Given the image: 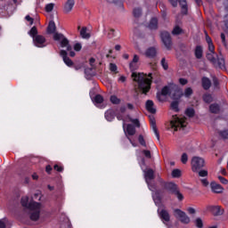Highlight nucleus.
<instances>
[{
  "label": "nucleus",
  "mask_w": 228,
  "mask_h": 228,
  "mask_svg": "<svg viewBox=\"0 0 228 228\" xmlns=\"http://www.w3.org/2000/svg\"><path fill=\"white\" fill-rule=\"evenodd\" d=\"M132 77L134 81L138 83V88L142 92V94H147L151 92V85H152V73L148 74V77H145L143 73H132Z\"/></svg>",
  "instance_id": "obj_1"
},
{
  "label": "nucleus",
  "mask_w": 228,
  "mask_h": 228,
  "mask_svg": "<svg viewBox=\"0 0 228 228\" xmlns=\"http://www.w3.org/2000/svg\"><path fill=\"white\" fill-rule=\"evenodd\" d=\"M171 90L173 92L171 95V99H173V102L170 104V108L175 113H179V101H181V98L183 97V89H181L178 85L172 83Z\"/></svg>",
  "instance_id": "obj_2"
},
{
  "label": "nucleus",
  "mask_w": 228,
  "mask_h": 228,
  "mask_svg": "<svg viewBox=\"0 0 228 228\" xmlns=\"http://www.w3.org/2000/svg\"><path fill=\"white\" fill-rule=\"evenodd\" d=\"M159 183L160 186L164 188L166 191H168V193H171V195H175V197L180 201L184 200V196L183 195V193H181V191H179V185H177L175 183L165 182L161 178L159 180Z\"/></svg>",
  "instance_id": "obj_3"
},
{
  "label": "nucleus",
  "mask_w": 228,
  "mask_h": 228,
  "mask_svg": "<svg viewBox=\"0 0 228 228\" xmlns=\"http://www.w3.org/2000/svg\"><path fill=\"white\" fill-rule=\"evenodd\" d=\"M206 166V161L204 159L200 157H192L191 161V167L192 172H199V170H202Z\"/></svg>",
  "instance_id": "obj_4"
},
{
  "label": "nucleus",
  "mask_w": 228,
  "mask_h": 228,
  "mask_svg": "<svg viewBox=\"0 0 228 228\" xmlns=\"http://www.w3.org/2000/svg\"><path fill=\"white\" fill-rule=\"evenodd\" d=\"M168 2L173 8H177L179 3L182 9V14L188 15V2H186V0H168Z\"/></svg>",
  "instance_id": "obj_5"
},
{
  "label": "nucleus",
  "mask_w": 228,
  "mask_h": 228,
  "mask_svg": "<svg viewBox=\"0 0 228 228\" xmlns=\"http://www.w3.org/2000/svg\"><path fill=\"white\" fill-rule=\"evenodd\" d=\"M160 38L167 51H170L172 49V36H170V33L168 31L160 32Z\"/></svg>",
  "instance_id": "obj_6"
},
{
  "label": "nucleus",
  "mask_w": 228,
  "mask_h": 228,
  "mask_svg": "<svg viewBox=\"0 0 228 228\" xmlns=\"http://www.w3.org/2000/svg\"><path fill=\"white\" fill-rule=\"evenodd\" d=\"M171 126L175 131H178L179 129H184L186 126V119L185 118H180L177 116H175V118L171 121Z\"/></svg>",
  "instance_id": "obj_7"
},
{
  "label": "nucleus",
  "mask_w": 228,
  "mask_h": 228,
  "mask_svg": "<svg viewBox=\"0 0 228 228\" xmlns=\"http://www.w3.org/2000/svg\"><path fill=\"white\" fill-rule=\"evenodd\" d=\"M174 213H175V218L180 219L181 224H190V222H191L190 216H188L186 215V212H184L179 208H176L174 210Z\"/></svg>",
  "instance_id": "obj_8"
},
{
  "label": "nucleus",
  "mask_w": 228,
  "mask_h": 228,
  "mask_svg": "<svg viewBox=\"0 0 228 228\" xmlns=\"http://www.w3.org/2000/svg\"><path fill=\"white\" fill-rule=\"evenodd\" d=\"M161 95H163L164 97H167V95H172V84L164 86L161 89V92L157 94V99L158 101H159V102H163V100L161 99Z\"/></svg>",
  "instance_id": "obj_9"
},
{
  "label": "nucleus",
  "mask_w": 228,
  "mask_h": 228,
  "mask_svg": "<svg viewBox=\"0 0 228 228\" xmlns=\"http://www.w3.org/2000/svg\"><path fill=\"white\" fill-rule=\"evenodd\" d=\"M143 173H144L145 183L148 184V186H151V181H153V179H156V175H154L153 169L146 168L143 170Z\"/></svg>",
  "instance_id": "obj_10"
},
{
  "label": "nucleus",
  "mask_w": 228,
  "mask_h": 228,
  "mask_svg": "<svg viewBox=\"0 0 228 228\" xmlns=\"http://www.w3.org/2000/svg\"><path fill=\"white\" fill-rule=\"evenodd\" d=\"M53 40H55V42H60L61 40V47H66L69 44V39L65 37L63 34L60 33H55L53 35Z\"/></svg>",
  "instance_id": "obj_11"
},
{
  "label": "nucleus",
  "mask_w": 228,
  "mask_h": 228,
  "mask_svg": "<svg viewBox=\"0 0 228 228\" xmlns=\"http://www.w3.org/2000/svg\"><path fill=\"white\" fill-rule=\"evenodd\" d=\"M45 37L42 35H37L36 37H33V43L36 45V47H45Z\"/></svg>",
  "instance_id": "obj_12"
},
{
  "label": "nucleus",
  "mask_w": 228,
  "mask_h": 228,
  "mask_svg": "<svg viewBox=\"0 0 228 228\" xmlns=\"http://www.w3.org/2000/svg\"><path fill=\"white\" fill-rule=\"evenodd\" d=\"M60 56H61V58H62L65 65H67V67L74 66V61H72V60H70V58L69 57V53H67V51L61 50Z\"/></svg>",
  "instance_id": "obj_13"
},
{
  "label": "nucleus",
  "mask_w": 228,
  "mask_h": 228,
  "mask_svg": "<svg viewBox=\"0 0 228 228\" xmlns=\"http://www.w3.org/2000/svg\"><path fill=\"white\" fill-rule=\"evenodd\" d=\"M145 56H146V58L154 60V58H156V56H158V50L156 49V47L151 46L145 51Z\"/></svg>",
  "instance_id": "obj_14"
},
{
  "label": "nucleus",
  "mask_w": 228,
  "mask_h": 228,
  "mask_svg": "<svg viewBox=\"0 0 228 228\" xmlns=\"http://www.w3.org/2000/svg\"><path fill=\"white\" fill-rule=\"evenodd\" d=\"M138 61H140V57L134 54L132 61L129 63V69L132 73L134 70H138Z\"/></svg>",
  "instance_id": "obj_15"
},
{
  "label": "nucleus",
  "mask_w": 228,
  "mask_h": 228,
  "mask_svg": "<svg viewBox=\"0 0 228 228\" xmlns=\"http://www.w3.org/2000/svg\"><path fill=\"white\" fill-rule=\"evenodd\" d=\"M208 209L211 211L215 216H221V215H224V209H222L220 206H209Z\"/></svg>",
  "instance_id": "obj_16"
},
{
  "label": "nucleus",
  "mask_w": 228,
  "mask_h": 228,
  "mask_svg": "<svg viewBox=\"0 0 228 228\" xmlns=\"http://www.w3.org/2000/svg\"><path fill=\"white\" fill-rule=\"evenodd\" d=\"M158 213L162 222H170V213L167 209L158 210Z\"/></svg>",
  "instance_id": "obj_17"
},
{
  "label": "nucleus",
  "mask_w": 228,
  "mask_h": 228,
  "mask_svg": "<svg viewBox=\"0 0 228 228\" xmlns=\"http://www.w3.org/2000/svg\"><path fill=\"white\" fill-rule=\"evenodd\" d=\"M210 188L213 193H222L224 191V187H222L220 183H216V182L210 183Z\"/></svg>",
  "instance_id": "obj_18"
},
{
  "label": "nucleus",
  "mask_w": 228,
  "mask_h": 228,
  "mask_svg": "<svg viewBox=\"0 0 228 228\" xmlns=\"http://www.w3.org/2000/svg\"><path fill=\"white\" fill-rule=\"evenodd\" d=\"M74 4H76V1L67 0L64 4V13H70V12H72V9L74 8Z\"/></svg>",
  "instance_id": "obj_19"
},
{
  "label": "nucleus",
  "mask_w": 228,
  "mask_h": 228,
  "mask_svg": "<svg viewBox=\"0 0 228 228\" xmlns=\"http://www.w3.org/2000/svg\"><path fill=\"white\" fill-rule=\"evenodd\" d=\"M145 108L149 113H151L152 115L156 113V108H154V102L152 100L146 101Z\"/></svg>",
  "instance_id": "obj_20"
},
{
  "label": "nucleus",
  "mask_w": 228,
  "mask_h": 228,
  "mask_svg": "<svg viewBox=\"0 0 228 228\" xmlns=\"http://www.w3.org/2000/svg\"><path fill=\"white\" fill-rule=\"evenodd\" d=\"M150 124L158 142H159V131H158V126H156V119L155 118L150 119Z\"/></svg>",
  "instance_id": "obj_21"
},
{
  "label": "nucleus",
  "mask_w": 228,
  "mask_h": 228,
  "mask_svg": "<svg viewBox=\"0 0 228 228\" xmlns=\"http://www.w3.org/2000/svg\"><path fill=\"white\" fill-rule=\"evenodd\" d=\"M125 134H127L128 136H134L136 134V128L132 124H128L126 126V130L124 129Z\"/></svg>",
  "instance_id": "obj_22"
},
{
  "label": "nucleus",
  "mask_w": 228,
  "mask_h": 228,
  "mask_svg": "<svg viewBox=\"0 0 228 228\" xmlns=\"http://www.w3.org/2000/svg\"><path fill=\"white\" fill-rule=\"evenodd\" d=\"M201 86L203 90H209L211 88V80L208 77L201 78Z\"/></svg>",
  "instance_id": "obj_23"
},
{
  "label": "nucleus",
  "mask_w": 228,
  "mask_h": 228,
  "mask_svg": "<svg viewBox=\"0 0 228 228\" xmlns=\"http://www.w3.org/2000/svg\"><path fill=\"white\" fill-rule=\"evenodd\" d=\"M203 54H204V49L202 48V45H196L194 50L195 58L197 60H201Z\"/></svg>",
  "instance_id": "obj_24"
},
{
  "label": "nucleus",
  "mask_w": 228,
  "mask_h": 228,
  "mask_svg": "<svg viewBox=\"0 0 228 228\" xmlns=\"http://www.w3.org/2000/svg\"><path fill=\"white\" fill-rule=\"evenodd\" d=\"M115 117H117V114L113 110H109L105 112V118L108 122H113V120H115Z\"/></svg>",
  "instance_id": "obj_25"
},
{
  "label": "nucleus",
  "mask_w": 228,
  "mask_h": 228,
  "mask_svg": "<svg viewBox=\"0 0 228 228\" xmlns=\"http://www.w3.org/2000/svg\"><path fill=\"white\" fill-rule=\"evenodd\" d=\"M42 204L36 202V201H30L28 203V207L27 208V209H30V211H40V208H41Z\"/></svg>",
  "instance_id": "obj_26"
},
{
  "label": "nucleus",
  "mask_w": 228,
  "mask_h": 228,
  "mask_svg": "<svg viewBox=\"0 0 228 228\" xmlns=\"http://www.w3.org/2000/svg\"><path fill=\"white\" fill-rule=\"evenodd\" d=\"M210 113H214L215 115H218L220 113V105L218 103H212L209 105Z\"/></svg>",
  "instance_id": "obj_27"
},
{
  "label": "nucleus",
  "mask_w": 228,
  "mask_h": 228,
  "mask_svg": "<svg viewBox=\"0 0 228 228\" xmlns=\"http://www.w3.org/2000/svg\"><path fill=\"white\" fill-rule=\"evenodd\" d=\"M160 192L161 191H156L155 195L153 196V201L156 206H159V204H161L162 198Z\"/></svg>",
  "instance_id": "obj_28"
},
{
  "label": "nucleus",
  "mask_w": 228,
  "mask_h": 228,
  "mask_svg": "<svg viewBox=\"0 0 228 228\" xmlns=\"http://www.w3.org/2000/svg\"><path fill=\"white\" fill-rule=\"evenodd\" d=\"M148 28L151 30L158 29V18H151L148 25Z\"/></svg>",
  "instance_id": "obj_29"
},
{
  "label": "nucleus",
  "mask_w": 228,
  "mask_h": 228,
  "mask_svg": "<svg viewBox=\"0 0 228 228\" xmlns=\"http://www.w3.org/2000/svg\"><path fill=\"white\" fill-rule=\"evenodd\" d=\"M56 31V23L53 20H51L47 27V33L48 35H53Z\"/></svg>",
  "instance_id": "obj_30"
},
{
  "label": "nucleus",
  "mask_w": 228,
  "mask_h": 228,
  "mask_svg": "<svg viewBox=\"0 0 228 228\" xmlns=\"http://www.w3.org/2000/svg\"><path fill=\"white\" fill-rule=\"evenodd\" d=\"M29 218H30V220H32V222H37V220H39V218H40V210H36V211L32 212L30 214Z\"/></svg>",
  "instance_id": "obj_31"
},
{
  "label": "nucleus",
  "mask_w": 228,
  "mask_h": 228,
  "mask_svg": "<svg viewBox=\"0 0 228 228\" xmlns=\"http://www.w3.org/2000/svg\"><path fill=\"white\" fill-rule=\"evenodd\" d=\"M183 94V97H186V99H190V97L193 95V89L191 87H186Z\"/></svg>",
  "instance_id": "obj_32"
},
{
  "label": "nucleus",
  "mask_w": 228,
  "mask_h": 228,
  "mask_svg": "<svg viewBox=\"0 0 228 228\" xmlns=\"http://www.w3.org/2000/svg\"><path fill=\"white\" fill-rule=\"evenodd\" d=\"M185 115H186V117H189V118H193L195 117V109L187 108L185 110Z\"/></svg>",
  "instance_id": "obj_33"
},
{
  "label": "nucleus",
  "mask_w": 228,
  "mask_h": 228,
  "mask_svg": "<svg viewBox=\"0 0 228 228\" xmlns=\"http://www.w3.org/2000/svg\"><path fill=\"white\" fill-rule=\"evenodd\" d=\"M184 33V30L179 27V25H176L173 30H172V35L177 36V35H183Z\"/></svg>",
  "instance_id": "obj_34"
},
{
  "label": "nucleus",
  "mask_w": 228,
  "mask_h": 228,
  "mask_svg": "<svg viewBox=\"0 0 228 228\" xmlns=\"http://www.w3.org/2000/svg\"><path fill=\"white\" fill-rule=\"evenodd\" d=\"M216 63H217V67L219 69H221V70H225V60H224L223 58H218L216 60Z\"/></svg>",
  "instance_id": "obj_35"
},
{
  "label": "nucleus",
  "mask_w": 228,
  "mask_h": 228,
  "mask_svg": "<svg viewBox=\"0 0 228 228\" xmlns=\"http://www.w3.org/2000/svg\"><path fill=\"white\" fill-rule=\"evenodd\" d=\"M20 204L23 208H28L29 206V197L24 196L21 198Z\"/></svg>",
  "instance_id": "obj_36"
},
{
  "label": "nucleus",
  "mask_w": 228,
  "mask_h": 228,
  "mask_svg": "<svg viewBox=\"0 0 228 228\" xmlns=\"http://www.w3.org/2000/svg\"><path fill=\"white\" fill-rule=\"evenodd\" d=\"M28 35L32 38H35L36 37L38 36V29L37 28V26H34L31 28V29L28 31Z\"/></svg>",
  "instance_id": "obj_37"
},
{
  "label": "nucleus",
  "mask_w": 228,
  "mask_h": 228,
  "mask_svg": "<svg viewBox=\"0 0 228 228\" xmlns=\"http://www.w3.org/2000/svg\"><path fill=\"white\" fill-rule=\"evenodd\" d=\"M93 101L96 103V104H102V102H104V97H102V94H96L94 96V98L93 99Z\"/></svg>",
  "instance_id": "obj_38"
},
{
  "label": "nucleus",
  "mask_w": 228,
  "mask_h": 228,
  "mask_svg": "<svg viewBox=\"0 0 228 228\" xmlns=\"http://www.w3.org/2000/svg\"><path fill=\"white\" fill-rule=\"evenodd\" d=\"M203 101L207 104H211V102H213V96L210 94H205L203 95Z\"/></svg>",
  "instance_id": "obj_39"
},
{
  "label": "nucleus",
  "mask_w": 228,
  "mask_h": 228,
  "mask_svg": "<svg viewBox=\"0 0 228 228\" xmlns=\"http://www.w3.org/2000/svg\"><path fill=\"white\" fill-rule=\"evenodd\" d=\"M171 175L174 179H179L181 177L182 173L180 169H173Z\"/></svg>",
  "instance_id": "obj_40"
},
{
  "label": "nucleus",
  "mask_w": 228,
  "mask_h": 228,
  "mask_svg": "<svg viewBox=\"0 0 228 228\" xmlns=\"http://www.w3.org/2000/svg\"><path fill=\"white\" fill-rule=\"evenodd\" d=\"M207 59L208 60V61L210 63H213V65H216V58L215 55H213V53H208L207 54Z\"/></svg>",
  "instance_id": "obj_41"
},
{
  "label": "nucleus",
  "mask_w": 228,
  "mask_h": 228,
  "mask_svg": "<svg viewBox=\"0 0 228 228\" xmlns=\"http://www.w3.org/2000/svg\"><path fill=\"white\" fill-rule=\"evenodd\" d=\"M133 15L135 17V19L142 17V8H134L133 11Z\"/></svg>",
  "instance_id": "obj_42"
},
{
  "label": "nucleus",
  "mask_w": 228,
  "mask_h": 228,
  "mask_svg": "<svg viewBox=\"0 0 228 228\" xmlns=\"http://www.w3.org/2000/svg\"><path fill=\"white\" fill-rule=\"evenodd\" d=\"M110 101L112 104H120L121 100L117 95H111Z\"/></svg>",
  "instance_id": "obj_43"
},
{
  "label": "nucleus",
  "mask_w": 228,
  "mask_h": 228,
  "mask_svg": "<svg viewBox=\"0 0 228 228\" xmlns=\"http://www.w3.org/2000/svg\"><path fill=\"white\" fill-rule=\"evenodd\" d=\"M80 36L82 38H90V34L86 33V27H83L80 30Z\"/></svg>",
  "instance_id": "obj_44"
},
{
  "label": "nucleus",
  "mask_w": 228,
  "mask_h": 228,
  "mask_svg": "<svg viewBox=\"0 0 228 228\" xmlns=\"http://www.w3.org/2000/svg\"><path fill=\"white\" fill-rule=\"evenodd\" d=\"M92 70H94V68H86L85 69V75L86 79H90L92 77Z\"/></svg>",
  "instance_id": "obj_45"
},
{
  "label": "nucleus",
  "mask_w": 228,
  "mask_h": 228,
  "mask_svg": "<svg viewBox=\"0 0 228 228\" xmlns=\"http://www.w3.org/2000/svg\"><path fill=\"white\" fill-rule=\"evenodd\" d=\"M45 10L47 13H51V12H53V10H54V4L51 3V4H46Z\"/></svg>",
  "instance_id": "obj_46"
},
{
  "label": "nucleus",
  "mask_w": 228,
  "mask_h": 228,
  "mask_svg": "<svg viewBox=\"0 0 228 228\" xmlns=\"http://www.w3.org/2000/svg\"><path fill=\"white\" fill-rule=\"evenodd\" d=\"M195 225H196V227H198V228H202V227H204V223L202 222V219H201L200 217L196 218V220H195Z\"/></svg>",
  "instance_id": "obj_47"
},
{
  "label": "nucleus",
  "mask_w": 228,
  "mask_h": 228,
  "mask_svg": "<svg viewBox=\"0 0 228 228\" xmlns=\"http://www.w3.org/2000/svg\"><path fill=\"white\" fill-rule=\"evenodd\" d=\"M110 72H115V74H118V68L117 67V64L113 63V62H110Z\"/></svg>",
  "instance_id": "obj_48"
},
{
  "label": "nucleus",
  "mask_w": 228,
  "mask_h": 228,
  "mask_svg": "<svg viewBox=\"0 0 228 228\" xmlns=\"http://www.w3.org/2000/svg\"><path fill=\"white\" fill-rule=\"evenodd\" d=\"M138 142L140 145H142V147H147V142H145V139L143 138V135L142 134L139 135Z\"/></svg>",
  "instance_id": "obj_49"
},
{
  "label": "nucleus",
  "mask_w": 228,
  "mask_h": 228,
  "mask_svg": "<svg viewBox=\"0 0 228 228\" xmlns=\"http://www.w3.org/2000/svg\"><path fill=\"white\" fill-rule=\"evenodd\" d=\"M198 174L200 177H208V170L206 169H200L198 171Z\"/></svg>",
  "instance_id": "obj_50"
},
{
  "label": "nucleus",
  "mask_w": 228,
  "mask_h": 228,
  "mask_svg": "<svg viewBox=\"0 0 228 228\" xmlns=\"http://www.w3.org/2000/svg\"><path fill=\"white\" fill-rule=\"evenodd\" d=\"M160 64L164 70H168V62H167V60L165 58L161 59Z\"/></svg>",
  "instance_id": "obj_51"
},
{
  "label": "nucleus",
  "mask_w": 228,
  "mask_h": 228,
  "mask_svg": "<svg viewBox=\"0 0 228 228\" xmlns=\"http://www.w3.org/2000/svg\"><path fill=\"white\" fill-rule=\"evenodd\" d=\"M219 135L224 138V140H228V129L219 132Z\"/></svg>",
  "instance_id": "obj_52"
},
{
  "label": "nucleus",
  "mask_w": 228,
  "mask_h": 228,
  "mask_svg": "<svg viewBox=\"0 0 228 228\" xmlns=\"http://www.w3.org/2000/svg\"><path fill=\"white\" fill-rule=\"evenodd\" d=\"M181 161H182L183 165H186V163H188V154L187 153L182 154Z\"/></svg>",
  "instance_id": "obj_53"
},
{
  "label": "nucleus",
  "mask_w": 228,
  "mask_h": 228,
  "mask_svg": "<svg viewBox=\"0 0 228 228\" xmlns=\"http://www.w3.org/2000/svg\"><path fill=\"white\" fill-rule=\"evenodd\" d=\"M160 6L162 8V10H161L162 17H163V19H166L167 18V7L164 5V4H160Z\"/></svg>",
  "instance_id": "obj_54"
},
{
  "label": "nucleus",
  "mask_w": 228,
  "mask_h": 228,
  "mask_svg": "<svg viewBox=\"0 0 228 228\" xmlns=\"http://www.w3.org/2000/svg\"><path fill=\"white\" fill-rule=\"evenodd\" d=\"M73 49H74V51H77V53H79V51H81V49H83V45H81V43H77L74 45Z\"/></svg>",
  "instance_id": "obj_55"
},
{
  "label": "nucleus",
  "mask_w": 228,
  "mask_h": 228,
  "mask_svg": "<svg viewBox=\"0 0 228 228\" xmlns=\"http://www.w3.org/2000/svg\"><path fill=\"white\" fill-rule=\"evenodd\" d=\"M53 169L56 170V172H63L64 170L63 166L58 164L53 166Z\"/></svg>",
  "instance_id": "obj_56"
},
{
  "label": "nucleus",
  "mask_w": 228,
  "mask_h": 228,
  "mask_svg": "<svg viewBox=\"0 0 228 228\" xmlns=\"http://www.w3.org/2000/svg\"><path fill=\"white\" fill-rule=\"evenodd\" d=\"M142 154L147 158L148 159H151L152 158V155L151 154V151L149 150H143Z\"/></svg>",
  "instance_id": "obj_57"
},
{
  "label": "nucleus",
  "mask_w": 228,
  "mask_h": 228,
  "mask_svg": "<svg viewBox=\"0 0 228 228\" xmlns=\"http://www.w3.org/2000/svg\"><path fill=\"white\" fill-rule=\"evenodd\" d=\"M116 117L118 120H123V129L126 130V120H124V117L121 114H118Z\"/></svg>",
  "instance_id": "obj_58"
},
{
  "label": "nucleus",
  "mask_w": 228,
  "mask_h": 228,
  "mask_svg": "<svg viewBox=\"0 0 228 228\" xmlns=\"http://www.w3.org/2000/svg\"><path fill=\"white\" fill-rule=\"evenodd\" d=\"M221 40H222V44L224 45V47H227V41H225V34L224 33H221Z\"/></svg>",
  "instance_id": "obj_59"
},
{
  "label": "nucleus",
  "mask_w": 228,
  "mask_h": 228,
  "mask_svg": "<svg viewBox=\"0 0 228 228\" xmlns=\"http://www.w3.org/2000/svg\"><path fill=\"white\" fill-rule=\"evenodd\" d=\"M95 58L92 57L89 59V65L92 67V69H95Z\"/></svg>",
  "instance_id": "obj_60"
},
{
  "label": "nucleus",
  "mask_w": 228,
  "mask_h": 228,
  "mask_svg": "<svg viewBox=\"0 0 228 228\" xmlns=\"http://www.w3.org/2000/svg\"><path fill=\"white\" fill-rule=\"evenodd\" d=\"M218 179H219L220 183H222V184H227L228 183V180L224 176H218Z\"/></svg>",
  "instance_id": "obj_61"
},
{
  "label": "nucleus",
  "mask_w": 228,
  "mask_h": 228,
  "mask_svg": "<svg viewBox=\"0 0 228 228\" xmlns=\"http://www.w3.org/2000/svg\"><path fill=\"white\" fill-rule=\"evenodd\" d=\"M179 83H180V85H182V86H184L185 85H188V79L179 78Z\"/></svg>",
  "instance_id": "obj_62"
},
{
  "label": "nucleus",
  "mask_w": 228,
  "mask_h": 228,
  "mask_svg": "<svg viewBox=\"0 0 228 228\" xmlns=\"http://www.w3.org/2000/svg\"><path fill=\"white\" fill-rule=\"evenodd\" d=\"M109 38H113L115 37V29L110 28L109 33H108Z\"/></svg>",
  "instance_id": "obj_63"
},
{
  "label": "nucleus",
  "mask_w": 228,
  "mask_h": 228,
  "mask_svg": "<svg viewBox=\"0 0 228 228\" xmlns=\"http://www.w3.org/2000/svg\"><path fill=\"white\" fill-rule=\"evenodd\" d=\"M208 51L212 53V54H215V45L210 44L208 45Z\"/></svg>",
  "instance_id": "obj_64"
}]
</instances>
